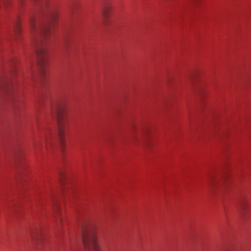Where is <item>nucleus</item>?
<instances>
[{
	"label": "nucleus",
	"mask_w": 251,
	"mask_h": 251,
	"mask_svg": "<svg viewBox=\"0 0 251 251\" xmlns=\"http://www.w3.org/2000/svg\"><path fill=\"white\" fill-rule=\"evenodd\" d=\"M31 235L32 236V238L36 240L35 244L36 246L37 249L39 251L42 250V239L40 238H39V239L37 238L36 239V237L34 233H31Z\"/></svg>",
	"instance_id": "nucleus-3"
},
{
	"label": "nucleus",
	"mask_w": 251,
	"mask_h": 251,
	"mask_svg": "<svg viewBox=\"0 0 251 251\" xmlns=\"http://www.w3.org/2000/svg\"><path fill=\"white\" fill-rule=\"evenodd\" d=\"M51 112L59 124L62 122V108L60 104L54 103L52 106Z\"/></svg>",
	"instance_id": "nucleus-2"
},
{
	"label": "nucleus",
	"mask_w": 251,
	"mask_h": 251,
	"mask_svg": "<svg viewBox=\"0 0 251 251\" xmlns=\"http://www.w3.org/2000/svg\"><path fill=\"white\" fill-rule=\"evenodd\" d=\"M54 211L56 212V211H57L58 210V204L56 203V207H54Z\"/></svg>",
	"instance_id": "nucleus-9"
},
{
	"label": "nucleus",
	"mask_w": 251,
	"mask_h": 251,
	"mask_svg": "<svg viewBox=\"0 0 251 251\" xmlns=\"http://www.w3.org/2000/svg\"><path fill=\"white\" fill-rule=\"evenodd\" d=\"M110 10L109 8L106 7L103 11V16L105 18H107L108 16V11Z\"/></svg>",
	"instance_id": "nucleus-5"
},
{
	"label": "nucleus",
	"mask_w": 251,
	"mask_h": 251,
	"mask_svg": "<svg viewBox=\"0 0 251 251\" xmlns=\"http://www.w3.org/2000/svg\"><path fill=\"white\" fill-rule=\"evenodd\" d=\"M40 143L38 142H36L34 143V148L36 150H37L39 148Z\"/></svg>",
	"instance_id": "nucleus-7"
},
{
	"label": "nucleus",
	"mask_w": 251,
	"mask_h": 251,
	"mask_svg": "<svg viewBox=\"0 0 251 251\" xmlns=\"http://www.w3.org/2000/svg\"><path fill=\"white\" fill-rule=\"evenodd\" d=\"M0 85L1 87H6L7 85V82H6V80H1L0 82Z\"/></svg>",
	"instance_id": "nucleus-6"
},
{
	"label": "nucleus",
	"mask_w": 251,
	"mask_h": 251,
	"mask_svg": "<svg viewBox=\"0 0 251 251\" xmlns=\"http://www.w3.org/2000/svg\"><path fill=\"white\" fill-rule=\"evenodd\" d=\"M83 242L87 251H100L97 237L91 228L87 226L82 228Z\"/></svg>",
	"instance_id": "nucleus-1"
},
{
	"label": "nucleus",
	"mask_w": 251,
	"mask_h": 251,
	"mask_svg": "<svg viewBox=\"0 0 251 251\" xmlns=\"http://www.w3.org/2000/svg\"><path fill=\"white\" fill-rule=\"evenodd\" d=\"M16 162L17 163H19V162H20L21 161V158H19L18 157H16Z\"/></svg>",
	"instance_id": "nucleus-8"
},
{
	"label": "nucleus",
	"mask_w": 251,
	"mask_h": 251,
	"mask_svg": "<svg viewBox=\"0 0 251 251\" xmlns=\"http://www.w3.org/2000/svg\"><path fill=\"white\" fill-rule=\"evenodd\" d=\"M39 70V73L40 75H43L46 72V67L44 64H39L38 68Z\"/></svg>",
	"instance_id": "nucleus-4"
},
{
	"label": "nucleus",
	"mask_w": 251,
	"mask_h": 251,
	"mask_svg": "<svg viewBox=\"0 0 251 251\" xmlns=\"http://www.w3.org/2000/svg\"><path fill=\"white\" fill-rule=\"evenodd\" d=\"M208 183L210 186H211L212 185V182H211V180H208Z\"/></svg>",
	"instance_id": "nucleus-10"
}]
</instances>
